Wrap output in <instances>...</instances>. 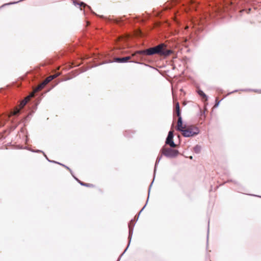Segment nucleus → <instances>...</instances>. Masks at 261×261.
Wrapping results in <instances>:
<instances>
[{
  "instance_id": "2eb2a0df",
  "label": "nucleus",
  "mask_w": 261,
  "mask_h": 261,
  "mask_svg": "<svg viewBox=\"0 0 261 261\" xmlns=\"http://www.w3.org/2000/svg\"><path fill=\"white\" fill-rule=\"evenodd\" d=\"M198 6V2H197V7ZM196 22H197V33L199 31V28L198 27V25H199V23H200L199 22V17H198V12H197V20H196ZM198 35L197 34V41L198 40Z\"/></svg>"
},
{
  "instance_id": "f8f14e48",
  "label": "nucleus",
  "mask_w": 261,
  "mask_h": 261,
  "mask_svg": "<svg viewBox=\"0 0 261 261\" xmlns=\"http://www.w3.org/2000/svg\"><path fill=\"white\" fill-rule=\"evenodd\" d=\"M199 119L201 120H204L206 117L205 111L202 110L200 107H199Z\"/></svg>"
},
{
  "instance_id": "4be33fe9",
  "label": "nucleus",
  "mask_w": 261,
  "mask_h": 261,
  "mask_svg": "<svg viewBox=\"0 0 261 261\" xmlns=\"http://www.w3.org/2000/svg\"><path fill=\"white\" fill-rule=\"evenodd\" d=\"M145 206V205L141 209V210L139 212V214L143 210V209L144 208Z\"/></svg>"
},
{
  "instance_id": "ddd939ff",
  "label": "nucleus",
  "mask_w": 261,
  "mask_h": 261,
  "mask_svg": "<svg viewBox=\"0 0 261 261\" xmlns=\"http://www.w3.org/2000/svg\"><path fill=\"white\" fill-rule=\"evenodd\" d=\"M72 1L75 5H79L80 7H82V6H83L84 7H87L88 8V9H89V10H91V7L90 6L87 5L85 3H84L83 2H81L80 3H77L75 0H72Z\"/></svg>"
},
{
  "instance_id": "6e6552de",
  "label": "nucleus",
  "mask_w": 261,
  "mask_h": 261,
  "mask_svg": "<svg viewBox=\"0 0 261 261\" xmlns=\"http://www.w3.org/2000/svg\"><path fill=\"white\" fill-rule=\"evenodd\" d=\"M197 94H198L201 99V100L204 103V105L207 104L208 97V96L200 89L199 86L197 85Z\"/></svg>"
},
{
  "instance_id": "5701e85b",
  "label": "nucleus",
  "mask_w": 261,
  "mask_h": 261,
  "mask_svg": "<svg viewBox=\"0 0 261 261\" xmlns=\"http://www.w3.org/2000/svg\"><path fill=\"white\" fill-rule=\"evenodd\" d=\"M17 3V2L11 3H10V4H15V3ZM8 5H9V4H8Z\"/></svg>"
},
{
  "instance_id": "dca6fc26",
  "label": "nucleus",
  "mask_w": 261,
  "mask_h": 261,
  "mask_svg": "<svg viewBox=\"0 0 261 261\" xmlns=\"http://www.w3.org/2000/svg\"><path fill=\"white\" fill-rule=\"evenodd\" d=\"M76 180H77L79 182V183L82 185V186H87V187H91L92 186V185H91V184H86V183H84L82 181H81L80 180H79L77 179L76 178Z\"/></svg>"
},
{
  "instance_id": "a878e982",
  "label": "nucleus",
  "mask_w": 261,
  "mask_h": 261,
  "mask_svg": "<svg viewBox=\"0 0 261 261\" xmlns=\"http://www.w3.org/2000/svg\"><path fill=\"white\" fill-rule=\"evenodd\" d=\"M152 182H153V181L151 183V185H150V186H151V185H152Z\"/></svg>"
},
{
  "instance_id": "423d86ee",
  "label": "nucleus",
  "mask_w": 261,
  "mask_h": 261,
  "mask_svg": "<svg viewBox=\"0 0 261 261\" xmlns=\"http://www.w3.org/2000/svg\"><path fill=\"white\" fill-rule=\"evenodd\" d=\"M173 133L172 131H169L166 140V145L170 146L171 148H175L176 147V144L173 141Z\"/></svg>"
},
{
  "instance_id": "b1692460",
  "label": "nucleus",
  "mask_w": 261,
  "mask_h": 261,
  "mask_svg": "<svg viewBox=\"0 0 261 261\" xmlns=\"http://www.w3.org/2000/svg\"><path fill=\"white\" fill-rule=\"evenodd\" d=\"M193 150H194V151H195V150H196V147H193Z\"/></svg>"
},
{
  "instance_id": "39448f33",
  "label": "nucleus",
  "mask_w": 261,
  "mask_h": 261,
  "mask_svg": "<svg viewBox=\"0 0 261 261\" xmlns=\"http://www.w3.org/2000/svg\"><path fill=\"white\" fill-rule=\"evenodd\" d=\"M175 114L178 117L176 129L178 131L182 130V129L185 127V125L184 126L182 124V121L181 116L179 104L178 102H177L175 105Z\"/></svg>"
},
{
  "instance_id": "f257e3e1",
  "label": "nucleus",
  "mask_w": 261,
  "mask_h": 261,
  "mask_svg": "<svg viewBox=\"0 0 261 261\" xmlns=\"http://www.w3.org/2000/svg\"><path fill=\"white\" fill-rule=\"evenodd\" d=\"M53 78L54 77L53 76L49 77L45 81L34 88L33 92L30 94L29 96L26 97L25 99L21 102L19 107L14 108L11 111L9 114L0 115V126H3L5 122L10 119L12 123H17L18 122L15 121V119L19 115L21 112V110L28 102L30 98L34 97L35 93L42 90L45 85L53 80Z\"/></svg>"
},
{
  "instance_id": "20e7f679",
  "label": "nucleus",
  "mask_w": 261,
  "mask_h": 261,
  "mask_svg": "<svg viewBox=\"0 0 261 261\" xmlns=\"http://www.w3.org/2000/svg\"><path fill=\"white\" fill-rule=\"evenodd\" d=\"M161 152L162 153V154L161 155L158 156L155 162L154 169V173H155V172L157 164L160 162V160H161L162 154L165 155L167 158H173L176 157L179 153L178 150L170 148H167L165 146H164L162 148Z\"/></svg>"
},
{
  "instance_id": "1a4fd4ad",
  "label": "nucleus",
  "mask_w": 261,
  "mask_h": 261,
  "mask_svg": "<svg viewBox=\"0 0 261 261\" xmlns=\"http://www.w3.org/2000/svg\"><path fill=\"white\" fill-rule=\"evenodd\" d=\"M180 132H182V135L185 137H189L196 134L191 128L187 127L186 125H185V127L182 129V130H180Z\"/></svg>"
},
{
  "instance_id": "aec40b11",
  "label": "nucleus",
  "mask_w": 261,
  "mask_h": 261,
  "mask_svg": "<svg viewBox=\"0 0 261 261\" xmlns=\"http://www.w3.org/2000/svg\"><path fill=\"white\" fill-rule=\"evenodd\" d=\"M199 133H200V130H199V129L198 127H197V135L198 134H199Z\"/></svg>"
},
{
  "instance_id": "f3484780",
  "label": "nucleus",
  "mask_w": 261,
  "mask_h": 261,
  "mask_svg": "<svg viewBox=\"0 0 261 261\" xmlns=\"http://www.w3.org/2000/svg\"><path fill=\"white\" fill-rule=\"evenodd\" d=\"M221 100H218L217 99H216L214 107L217 108L219 106Z\"/></svg>"
},
{
  "instance_id": "4468645a",
  "label": "nucleus",
  "mask_w": 261,
  "mask_h": 261,
  "mask_svg": "<svg viewBox=\"0 0 261 261\" xmlns=\"http://www.w3.org/2000/svg\"><path fill=\"white\" fill-rule=\"evenodd\" d=\"M242 91H253L254 92L256 93H261V89L258 90V89H241L240 90Z\"/></svg>"
},
{
  "instance_id": "0eeeda50",
  "label": "nucleus",
  "mask_w": 261,
  "mask_h": 261,
  "mask_svg": "<svg viewBox=\"0 0 261 261\" xmlns=\"http://www.w3.org/2000/svg\"><path fill=\"white\" fill-rule=\"evenodd\" d=\"M135 225V222H134V221L133 220H132L128 224V228H129L128 245L127 248L125 249L124 252L122 253L121 255H122L124 253V252L126 251V250H127V249L130 243L131 239H132L133 233V228H134Z\"/></svg>"
},
{
  "instance_id": "f03ea898",
  "label": "nucleus",
  "mask_w": 261,
  "mask_h": 261,
  "mask_svg": "<svg viewBox=\"0 0 261 261\" xmlns=\"http://www.w3.org/2000/svg\"><path fill=\"white\" fill-rule=\"evenodd\" d=\"M53 78L54 77L53 76L49 77L45 81L34 88L33 92L30 94L29 96L26 97L25 99L21 102L19 107L14 108L11 111L9 114L0 115V126H3L5 122L10 119L12 123H17L18 122L15 121V119L19 115L21 112V110L28 102L30 98L34 97L35 93L42 90L45 85L53 80Z\"/></svg>"
},
{
  "instance_id": "a211bd4d",
  "label": "nucleus",
  "mask_w": 261,
  "mask_h": 261,
  "mask_svg": "<svg viewBox=\"0 0 261 261\" xmlns=\"http://www.w3.org/2000/svg\"><path fill=\"white\" fill-rule=\"evenodd\" d=\"M201 150V146L197 145V154H198Z\"/></svg>"
},
{
  "instance_id": "6ab92c4d",
  "label": "nucleus",
  "mask_w": 261,
  "mask_h": 261,
  "mask_svg": "<svg viewBox=\"0 0 261 261\" xmlns=\"http://www.w3.org/2000/svg\"><path fill=\"white\" fill-rule=\"evenodd\" d=\"M208 235H209V223L208 224L207 233V244H208Z\"/></svg>"
},
{
  "instance_id": "9d476101",
  "label": "nucleus",
  "mask_w": 261,
  "mask_h": 261,
  "mask_svg": "<svg viewBox=\"0 0 261 261\" xmlns=\"http://www.w3.org/2000/svg\"><path fill=\"white\" fill-rule=\"evenodd\" d=\"M130 59V57L127 56L122 58H116L115 61L118 63H125L128 62Z\"/></svg>"
},
{
  "instance_id": "9b49d317",
  "label": "nucleus",
  "mask_w": 261,
  "mask_h": 261,
  "mask_svg": "<svg viewBox=\"0 0 261 261\" xmlns=\"http://www.w3.org/2000/svg\"><path fill=\"white\" fill-rule=\"evenodd\" d=\"M32 151H33V152H42V153H43L44 155L45 156L46 159H47L49 162H53V163H55L59 164H60V165H62V166H64V167H65L66 168H67L68 170H69L70 172H71V171L69 167H68L67 166H66L64 165H63V164H60V163H58V162H57L54 161H50V160L47 158V156L45 155V154L43 151H42L41 150H32Z\"/></svg>"
},
{
  "instance_id": "412c9836",
  "label": "nucleus",
  "mask_w": 261,
  "mask_h": 261,
  "mask_svg": "<svg viewBox=\"0 0 261 261\" xmlns=\"http://www.w3.org/2000/svg\"><path fill=\"white\" fill-rule=\"evenodd\" d=\"M238 91H239L238 90H234V91H233L231 92L230 93V94H231V93H234V92H238Z\"/></svg>"
},
{
  "instance_id": "393cba45",
  "label": "nucleus",
  "mask_w": 261,
  "mask_h": 261,
  "mask_svg": "<svg viewBox=\"0 0 261 261\" xmlns=\"http://www.w3.org/2000/svg\"><path fill=\"white\" fill-rule=\"evenodd\" d=\"M190 159H192V156H190Z\"/></svg>"
},
{
  "instance_id": "7ed1b4c3",
  "label": "nucleus",
  "mask_w": 261,
  "mask_h": 261,
  "mask_svg": "<svg viewBox=\"0 0 261 261\" xmlns=\"http://www.w3.org/2000/svg\"><path fill=\"white\" fill-rule=\"evenodd\" d=\"M172 53V50L168 49L167 45L165 43H162L152 47L138 50L133 56H135L137 54L147 56H152L156 54L162 57H167Z\"/></svg>"
}]
</instances>
